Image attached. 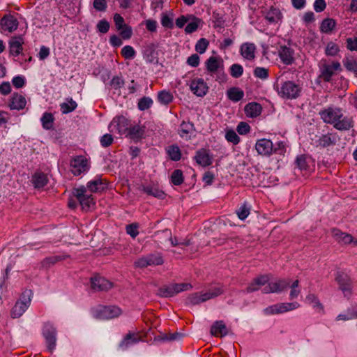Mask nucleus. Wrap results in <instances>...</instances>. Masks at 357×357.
Returning <instances> with one entry per match:
<instances>
[{
    "label": "nucleus",
    "mask_w": 357,
    "mask_h": 357,
    "mask_svg": "<svg viewBox=\"0 0 357 357\" xmlns=\"http://www.w3.org/2000/svg\"><path fill=\"white\" fill-rule=\"evenodd\" d=\"M222 287L220 286L210 289L206 293H193L187 298L186 304L195 305H199L211 298H215L223 294Z\"/></svg>",
    "instance_id": "1"
},
{
    "label": "nucleus",
    "mask_w": 357,
    "mask_h": 357,
    "mask_svg": "<svg viewBox=\"0 0 357 357\" xmlns=\"http://www.w3.org/2000/svg\"><path fill=\"white\" fill-rule=\"evenodd\" d=\"M32 294L31 290L29 289L23 291L11 310L10 314L13 319L20 317L26 312L31 304Z\"/></svg>",
    "instance_id": "2"
},
{
    "label": "nucleus",
    "mask_w": 357,
    "mask_h": 357,
    "mask_svg": "<svg viewBox=\"0 0 357 357\" xmlns=\"http://www.w3.org/2000/svg\"><path fill=\"white\" fill-rule=\"evenodd\" d=\"M192 286L190 283H172L168 285H163L158 289L157 295L162 298L172 297L176 294L190 290Z\"/></svg>",
    "instance_id": "3"
},
{
    "label": "nucleus",
    "mask_w": 357,
    "mask_h": 357,
    "mask_svg": "<svg viewBox=\"0 0 357 357\" xmlns=\"http://www.w3.org/2000/svg\"><path fill=\"white\" fill-rule=\"evenodd\" d=\"M319 77L324 82H329L335 74V71H341L342 68L340 63L338 61H332L331 63H329L326 60H321L319 63Z\"/></svg>",
    "instance_id": "4"
},
{
    "label": "nucleus",
    "mask_w": 357,
    "mask_h": 357,
    "mask_svg": "<svg viewBox=\"0 0 357 357\" xmlns=\"http://www.w3.org/2000/svg\"><path fill=\"white\" fill-rule=\"evenodd\" d=\"M301 88L292 81L284 82L280 88L277 86L278 94L288 99H295L300 95Z\"/></svg>",
    "instance_id": "5"
},
{
    "label": "nucleus",
    "mask_w": 357,
    "mask_h": 357,
    "mask_svg": "<svg viewBox=\"0 0 357 357\" xmlns=\"http://www.w3.org/2000/svg\"><path fill=\"white\" fill-rule=\"evenodd\" d=\"M121 313V308L116 305L99 306L94 311V317L99 319H110L118 317Z\"/></svg>",
    "instance_id": "6"
},
{
    "label": "nucleus",
    "mask_w": 357,
    "mask_h": 357,
    "mask_svg": "<svg viewBox=\"0 0 357 357\" xmlns=\"http://www.w3.org/2000/svg\"><path fill=\"white\" fill-rule=\"evenodd\" d=\"M43 335L45 339L47 350L52 353L56 344V330L52 323L47 321L44 324Z\"/></svg>",
    "instance_id": "7"
},
{
    "label": "nucleus",
    "mask_w": 357,
    "mask_h": 357,
    "mask_svg": "<svg viewBox=\"0 0 357 357\" xmlns=\"http://www.w3.org/2000/svg\"><path fill=\"white\" fill-rule=\"evenodd\" d=\"M300 305L297 302L281 303L266 307L264 312L267 315L281 314L298 308Z\"/></svg>",
    "instance_id": "8"
},
{
    "label": "nucleus",
    "mask_w": 357,
    "mask_h": 357,
    "mask_svg": "<svg viewBox=\"0 0 357 357\" xmlns=\"http://www.w3.org/2000/svg\"><path fill=\"white\" fill-rule=\"evenodd\" d=\"M86 188L85 186L82 185L79 188H74L73 194L79 202L80 205L84 210H88L91 206L95 204L93 198L90 195H86Z\"/></svg>",
    "instance_id": "9"
},
{
    "label": "nucleus",
    "mask_w": 357,
    "mask_h": 357,
    "mask_svg": "<svg viewBox=\"0 0 357 357\" xmlns=\"http://www.w3.org/2000/svg\"><path fill=\"white\" fill-rule=\"evenodd\" d=\"M335 281L338 284L339 289L341 290L345 297L349 298L352 294V281L346 273L337 272L335 276Z\"/></svg>",
    "instance_id": "10"
},
{
    "label": "nucleus",
    "mask_w": 357,
    "mask_h": 357,
    "mask_svg": "<svg viewBox=\"0 0 357 357\" xmlns=\"http://www.w3.org/2000/svg\"><path fill=\"white\" fill-rule=\"evenodd\" d=\"M321 119L326 123L334 125L337 120L342 119L343 114L339 107H328L319 112Z\"/></svg>",
    "instance_id": "11"
},
{
    "label": "nucleus",
    "mask_w": 357,
    "mask_h": 357,
    "mask_svg": "<svg viewBox=\"0 0 357 357\" xmlns=\"http://www.w3.org/2000/svg\"><path fill=\"white\" fill-rule=\"evenodd\" d=\"M72 172L74 175L78 176L88 169V160L82 155H78L70 161Z\"/></svg>",
    "instance_id": "12"
},
{
    "label": "nucleus",
    "mask_w": 357,
    "mask_h": 357,
    "mask_svg": "<svg viewBox=\"0 0 357 357\" xmlns=\"http://www.w3.org/2000/svg\"><path fill=\"white\" fill-rule=\"evenodd\" d=\"M290 286L289 280H280L268 284L262 289L263 294L279 293L287 289Z\"/></svg>",
    "instance_id": "13"
},
{
    "label": "nucleus",
    "mask_w": 357,
    "mask_h": 357,
    "mask_svg": "<svg viewBox=\"0 0 357 357\" xmlns=\"http://www.w3.org/2000/svg\"><path fill=\"white\" fill-rule=\"evenodd\" d=\"M91 287L96 291H107L112 287V283L100 276L91 278Z\"/></svg>",
    "instance_id": "14"
},
{
    "label": "nucleus",
    "mask_w": 357,
    "mask_h": 357,
    "mask_svg": "<svg viewBox=\"0 0 357 357\" xmlns=\"http://www.w3.org/2000/svg\"><path fill=\"white\" fill-rule=\"evenodd\" d=\"M255 149L259 155H270L273 151V144L270 139L262 138L257 141Z\"/></svg>",
    "instance_id": "15"
},
{
    "label": "nucleus",
    "mask_w": 357,
    "mask_h": 357,
    "mask_svg": "<svg viewBox=\"0 0 357 357\" xmlns=\"http://www.w3.org/2000/svg\"><path fill=\"white\" fill-rule=\"evenodd\" d=\"M190 88L193 93L199 97L204 96L207 93L208 89L207 84L202 78L193 79L191 82Z\"/></svg>",
    "instance_id": "16"
},
{
    "label": "nucleus",
    "mask_w": 357,
    "mask_h": 357,
    "mask_svg": "<svg viewBox=\"0 0 357 357\" xmlns=\"http://www.w3.org/2000/svg\"><path fill=\"white\" fill-rule=\"evenodd\" d=\"M17 26L18 22L17 19L11 15H6L1 20L0 28L3 31H7L11 33L15 31Z\"/></svg>",
    "instance_id": "17"
},
{
    "label": "nucleus",
    "mask_w": 357,
    "mask_h": 357,
    "mask_svg": "<svg viewBox=\"0 0 357 357\" xmlns=\"http://www.w3.org/2000/svg\"><path fill=\"white\" fill-rule=\"evenodd\" d=\"M195 159L197 163L202 167H208L213 162V158L210 155L208 151L204 149H201L196 151Z\"/></svg>",
    "instance_id": "18"
},
{
    "label": "nucleus",
    "mask_w": 357,
    "mask_h": 357,
    "mask_svg": "<svg viewBox=\"0 0 357 357\" xmlns=\"http://www.w3.org/2000/svg\"><path fill=\"white\" fill-rule=\"evenodd\" d=\"M86 189L91 192H98L107 188V183L105 180L100 177H96L93 181H90L86 184Z\"/></svg>",
    "instance_id": "19"
},
{
    "label": "nucleus",
    "mask_w": 357,
    "mask_h": 357,
    "mask_svg": "<svg viewBox=\"0 0 357 357\" xmlns=\"http://www.w3.org/2000/svg\"><path fill=\"white\" fill-rule=\"evenodd\" d=\"M269 281V277L267 275H261L255 278L253 281L246 288L247 293H251L258 291L261 287L264 286Z\"/></svg>",
    "instance_id": "20"
},
{
    "label": "nucleus",
    "mask_w": 357,
    "mask_h": 357,
    "mask_svg": "<svg viewBox=\"0 0 357 357\" xmlns=\"http://www.w3.org/2000/svg\"><path fill=\"white\" fill-rule=\"evenodd\" d=\"M279 56L285 65H291L294 62V51L287 46H281L279 51Z\"/></svg>",
    "instance_id": "21"
},
{
    "label": "nucleus",
    "mask_w": 357,
    "mask_h": 357,
    "mask_svg": "<svg viewBox=\"0 0 357 357\" xmlns=\"http://www.w3.org/2000/svg\"><path fill=\"white\" fill-rule=\"evenodd\" d=\"M24 43L23 38L21 36L13 37L9 41V51L13 56H17L21 54Z\"/></svg>",
    "instance_id": "22"
},
{
    "label": "nucleus",
    "mask_w": 357,
    "mask_h": 357,
    "mask_svg": "<svg viewBox=\"0 0 357 357\" xmlns=\"http://www.w3.org/2000/svg\"><path fill=\"white\" fill-rule=\"evenodd\" d=\"M211 334L215 337H224L229 331L223 321H215L211 327Z\"/></svg>",
    "instance_id": "23"
},
{
    "label": "nucleus",
    "mask_w": 357,
    "mask_h": 357,
    "mask_svg": "<svg viewBox=\"0 0 357 357\" xmlns=\"http://www.w3.org/2000/svg\"><path fill=\"white\" fill-rule=\"evenodd\" d=\"M26 103V99L22 95L14 93L11 97L9 107L10 109L20 110L24 108Z\"/></svg>",
    "instance_id": "24"
},
{
    "label": "nucleus",
    "mask_w": 357,
    "mask_h": 357,
    "mask_svg": "<svg viewBox=\"0 0 357 357\" xmlns=\"http://www.w3.org/2000/svg\"><path fill=\"white\" fill-rule=\"evenodd\" d=\"M261 105L256 102H249L244 108L246 116L250 118H255L259 116L261 113Z\"/></svg>",
    "instance_id": "25"
},
{
    "label": "nucleus",
    "mask_w": 357,
    "mask_h": 357,
    "mask_svg": "<svg viewBox=\"0 0 357 357\" xmlns=\"http://www.w3.org/2000/svg\"><path fill=\"white\" fill-rule=\"evenodd\" d=\"M223 61L220 58L210 56L206 61V70L210 73H214L223 66Z\"/></svg>",
    "instance_id": "26"
},
{
    "label": "nucleus",
    "mask_w": 357,
    "mask_h": 357,
    "mask_svg": "<svg viewBox=\"0 0 357 357\" xmlns=\"http://www.w3.org/2000/svg\"><path fill=\"white\" fill-rule=\"evenodd\" d=\"M255 45L253 43H245L241 46V54L243 58L252 60L255 57Z\"/></svg>",
    "instance_id": "27"
},
{
    "label": "nucleus",
    "mask_w": 357,
    "mask_h": 357,
    "mask_svg": "<svg viewBox=\"0 0 357 357\" xmlns=\"http://www.w3.org/2000/svg\"><path fill=\"white\" fill-rule=\"evenodd\" d=\"M333 126L338 130H349L354 126V121L352 118L343 116L342 119L337 120Z\"/></svg>",
    "instance_id": "28"
},
{
    "label": "nucleus",
    "mask_w": 357,
    "mask_h": 357,
    "mask_svg": "<svg viewBox=\"0 0 357 357\" xmlns=\"http://www.w3.org/2000/svg\"><path fill=\"white\" fill-rule=\"evenodd\" d=\"M332 234L335 240L340 243L349 244L354 241V238L351 235L344 233L337 229H333Z\"/></svg>",
    "instance_id": "29"
},
{
    "label": "nucleus",
    "mask_w": 357,
    "mask_h": 357,
    "mask_svg": "<svg viewBox=\"0 0 357 357\" xmlns=\"http://www.w3.org/2000/svg\"><path fill=\"white\" fill-rule=\"evenodd\" d=\"M145 132L144 126H140L139 125H135L133 126H130L128 132L126 133V136L129 137L132 139L138 140L143 137V135Z\"/></svg>",
    "instance_id": "30"
},
{
    "label": "nucleus",
    "mask_w": 357,
    "mask_h": 357,
    "mask_svg": "<svg viewBox=\"0 0 357 357\" xmlns=\"http://www.w3.org/2000/svg\"><path fill=\"white\" fill-rule=\"evenodd\" d=\"M141 190L148 195L153 196L158 199H163L165 197V192L162 190L159 189L158 186L154 185H143Z\"/></svg>",
    "instance_id": "31"
},
{
    "label": "nucleus",
    "mask_w": 357,
    "mask_h": 357,
    "mask_svg": "<svg viewBox=\"0 0 357 357\" xmlns=\"http://www.w3.org/2000/svg\"><path fill=\"white\" fill-rule=\"evenodd\" d=\"M31 182L36 188H41L47 185L48 178L47 175L41 172H36L32 176Z\"/></svg>",
    "instance_id": "32"
},
{
    "label": "nucleus",
    "mask_w": 357,
    "mask_h": 357,
    "mask_svg": "<svg viewBox=\"0 0 357 357\" xmlns=\"http://www.w3.org/2000/svg\"><path fill=\"white\" fill-rule=\"evenodd\" d=\"M114 122L116 123V127L119 132L126 135L130 128V121L123 116H117L114 119Z\"/></svg>",
    "instance_id": "33"
},
{
    "label": "nucleus",
    "mask_w": 357,
    "mask_h": 357,
    "mask_svg": "<svg viewBox=\"0 0 357 357\" xmlns=\"http://www.w3.org/2000/svg\"><path fill=\"white\" fill-rule=\"evenodd\" d=\"M265 17L270 23H278L281 20L282 13L278 8L271 7Z\"/></svg>",
    "instance_id": "34"
},
{
    "label": "nucleus",
    "mask_w": 357,
    "mask_h": 357,
    "mask_svg": "<svg viewBox=\"0 0 357 357\" xmlns=\"http://www.w3.org/2000/svg\"><path fill=\"white\" fill-rule=\"evenodd\" d=\"M244 96L243 90L237 87H232L227 91L228 98L234 102H238Z\"/></svg>",
    "instance_id": "35"
},
{
    "label": "nucleus",
    "mask_w": 357,
    "mask_h": 357,
    "mask_svg": "<svg viewBox=\"0 0 357 357\" xmlns=\"http://www.w3.org/2000/svg\"><path fill=\"white\" fill-rule=\"evenodd\" d=\"M335 138L331 134L323 135L317 141V146L328 147L335 144Z\"/></svg>",
    "instance_id": "36"
},
{
    "label": "nucleus",
    "mask_w": 357,
    "mask_h": 357,
    "mask_svg": "<svg viewBox=\"0 0 357 357\" xmlns=\"http://www.w3.org/2000/svg\"><path fill=\"white\" fill-rule=\"evenodd\" d=\"M139 337L131 333H128L120 342L119 347L123 349H127L130 344L137 343Z\"/></svg>",
    "instance_id": "37"
},
{
    "label": "nucleus",
    "mask_w": 357,
    "mask_h": 357,
    "mask_svg": "<svg viewBox=\"0 0 357 357\" xmlns=\"http://www.w3.org/2000/svg\"><path fill=\"white\" fill-rule=\"evenodd\" d=\"M172 93L167 90H163L158 93V100L162 105H168L173 100Z\"/></svg>",
    "instance_id": "38"
},
{
    "label": "nucleus",
    "mask_w": 357,
    "mask_h": 357,
    "mask_svg": "<svg viewBox=\"0 0 357 357\" xmlns=\"http://www.w3.org/2000/svg\"><path fill=\"white\" fill-rule=\"evenodd\" d=\"M54 118L52 113L45 112L41 118L42 126L45 130H50L53 128Z\"/></svg>",
    "instance_id": "39"
},
{
    "label": "nucleus",
    "mask_w": 357,
    "mask_h": 357,
    "mask_svg": "<svg viewBox=\"0 0 357 357\" xmlns=\"http://www.w3.org/2000/svg\"><path fill=\"white\" fill-rule=\"evenodd\" d=\"M68 102H63L60 105L63 114H68L74 111L77 107V102L73 98H68Z\"/></svg>",
    "instance_id": "40"
},
{
    "label": "nucleus",
    "mask_w": 357,
    "mask_h": 357,
    "mask_svg": "<svg viewBox=\"0 0 357 357\" xmlns=\"http://www.w3.org/2000/svg\"><path fill=\"white\" fill-rule=\"evenodd\" d=\"M190 19L193 20V21L188 24L185 26V31L186 33H192L195 32L197 29L199 24L202 22L201 19L196 17L192 15H190Z\"/></svg>",
    "instance_id": "41"
},
{
    "label": "nucleus",
    "mask_w": 357,
    "mask_h": 357,
    "mask_svg": "<svg viewBox=\"0 0 357 357\" xmlns=\"http://www.w3.org/2000/svg\"><path fill=\"white\" fill-rule=\"evenodd\" d=\"M167 154L170 159L174 161H178L181 158V153L177 145H172L167 148Z\"/></svg>",
    "instance_id": "42"
},
{
    "label": "nucleus",
    "mask_w": 357,
    "mask_h": 357,
    "mask_svg": "<svg viewBox=\"0 0 357 357\" xmlns=\"http://www.w3.org/2000/svg\"><path fill=\"white\" fill-rule=\"evenodd\" d=\"M335 22L331 18H326L324 20L321 24L320 29L323 33L331 32L335 26Z\"/></svg>",
    "instance_id": "43"
},
{
    "label": "nucleus",
    "mask_w": 357,
    "mask_h": 357,
    "mask_svg": "<svg viewBox=\"0 0 357 357\" xmlns=\"http://www.w3.org/2000/svg\"><path fill=\"white\" fill-rule=\"evenodd\" d=\"M343 65L350 72L357 73V61L354 58H345L343 60Z\"/></svg>",
    "instance_id": "44"
},
{
    "label": "nucleus",
    "mask_w": 357,
    "mask_h": 357,
    "mask_svg": "<svg viewBox=\"0 0 357 357\" xmlns=\"http://www.w3.org/2000/svg\"><path fill=\"white\" fill-rule=\"evenodd\" d=\"M171 181L175 185H179L183 182V172L180 169L174 170L171 176Z\"/></svg>",
    "instance_id": "45"
},
{
    "label": "nucleus",
    "mask_w": 357,
    "mask_h": 357,
    "mask_svg": "<svg viewBox=\"0 0 357 357\" xmlns=\"http://www.w3.org/2000/svg\"><path fill=\"white\" fill-rule=\"evenodd\" d=\"M208 45L209 42L207 39L204 38H200L195 45V50L199 54H204Z\"/></svg>",
    "instance_id": "46"
},
{
    "label": "nucleus",
    "mask_w": 357,
    "mask_h": 357,
    "mask_svg": "<svg viewBox=\"0 0 357 357\" xmlns=\"http://www.w3.org/2000/svg\"><path fill=\"white\" fill-rule=\"evenodd\" d=\"M295 164L300 170H306L308 168L306 155H298L296 158Z\"/></svg>",
    "instance_id": "47"
},
{
    "label": "nucleus",
    "mask_w": 357,
    "mask_h": 357,
    "mask_svg": "<svg viewBox=\"0 0 357 357\" xmlns=\"http://www.w3.org/2000/svg\"><path fill=\"white\" fill-rule=\"evenodd\" d=\"M155 50V45L153 44H151L149 45L147 48L144 50V56L149 63H153L154 61Z\"/></svg>",
    "instance_id": "48"
},
{
    "label": "nucleus",
    "mask_w": 357,
    "mask_h": 357,
    "mask_svg": "<svg viewBox=\"0 0 357 357\" xmlns=\"http://www.w3.org/2000/svg\"><path fill=\"white\" fill-rule=\"evenodd\" d=\"M230 74L234 78L240 77L243 73V68L241 65L238 63L232 64L230 66Z\"/></svg>",
    "instance_id": "49"
},
{
    "label": "nucleus",
    "mask_w": 357,
    "mask_h": 357,
    "mask_svg": "<svg viewBox=\"0 0 357 357\" xmlns=\"http://www.w3.org/2000/svg\"><path fill=\"white\" fill-rule=\"evenodd\" d=\"M340 52L339 47L333 42H329L326 47L325 54L327 56H335Z\"/></svg>",
    "instance_id": "50"
},
{
    "label": "nucleus",
    "mask_w": 357,
    "mask_h": 357,
    "mask_svg": "<svg viewBox=\"0 0 357 357\" xmlns=\"http://www.w3.org/2000/svg\"><path fill=\"white\" fill-rule=\"evenodd\" d=\"M255 77L266 79L268 77V70L263 67H256L253 71Z\"/></svg>",
    "instance_id": "51"
},
{
    "label": "nucleus",
    "mask_w": 357,
    "mask_h": 357,
    "mask_svg": "<svg viewBox=\"0 0 357 357\" xmlns=\"http://www.w3.org/2000/svg\"><path fill=\"white\" fill-rule=\"evenodd\" d=\"M153 100L149 97H143L138 102V108L141 111L146 110L151 107Z\"/></svg>",
    "instance_id": "52"
},
{
    "label": "nucleus",
    "mask_w": 357,
    "mask_h": 357,
    "mask_svg": "<svg viewBox=\"0 0 357 357\" xmlns=\"http://www.w3.org/2000/svg\"><path fill=\"white\" fill-rule=\"evenodd\" d=\"M194 130V125L190 122L183 121L180 126V135L181 137L183 135H188Z\"/></svg>",
    "instance_id": "53"
},
{
    "label": "nucleus",
    "mask_w": 357,
    "mask_h": 357,
    "mask_svg": "<svg viewBox=\"0 0 357 357\" xmlns=\"http://www.w3.org/2000/svg\"><path fill=\"white\" fill-rule=\"evenodd\" d=\"M225 138L229 142H231L234 145H236L240 142V137L233 130H229L226 132Z\"/></svg>",
    "instance_id": "54"
},
{
    "label": "nucleus",
    "mask_w": 357,
    "mask_h": 357,
    "mask_svg": "<svg viewBox=\"0 0 357 357\" xmlns=\"http://www.w3.org/2000/svg\"><path fill=\"white\" fill-rule=\"evenodd\" d=\"M160 234H165V236H167L169 241L171 242L172 246H176L178 245H180V242H178L176 237L174 238H172L171 230L166 229L162 231H157L155 234V236H159Z\"/></svg>",
    "instance_id": "55"
},
{
    "label": "nucleus",
    "mask_w": 357,
    "mask_h": 357,
    "mask_svg": "<svg viewBox=\"0 0 357 357\" xmlns=\"http://www.w3.org/2000/svg\"><path fill=\"white\" fill-rule=\"evenodd\" d=\"M121 54L126 59H131L135 55V51L130 45H126L121 50Z\"/></svg>",
    "instance_id": "56"
},
{
    "label": "nucleus",
    "mask_w": 357,
    "mask_h": 357,
    "mask_svg": "<svg viewBox=\"0 0 357 357\" xmlns=\"http://www.w3.org/2000/svg\"><path fill=\"white\" fill-rule=\"evenodd\" d=\"M110 86L115 90L120 89L124 86V80L121 76H114L110 81Z\"/></svg>",
    "instance_id": "57"
},
{
    "label": "nucleus",
    "mask_w": 357,
    "mask_h": 357,
    "mask_svg": "<svg viewBox=\"0 0 357 357\" xmlns=\"http://www.w3.org/2000/svg\"><path fill=\"white\" fill-rule=\"evenodd\" d=\"M67 257H68V255L51 256V257H47L44 259L43 264H48V265L54 264L55 263H56L59 261L64 260Z\"/></svg>",
    "instance_id": "58"
},
{
    "label": "nucleus",
    "mask_w": 357,
    "mask_h": 357,
    "mask_svg": "<svg viewBox=\"0 0 357 357\" xmlns=\"http://www.w3.org/2000/svg\"><path fill=\"white\" fill-rule=\"evenodd\" d=\"M138 227L139 225L137 223H132L126 226V232L129 234L132 238H135L138 234Z\"/></svg>",
    "instance_id": "59"
},
{
    "label": "nucleus",
    "mask_w": 357,
    "mask_h": 357,
    "mask_svg": "<svg viewBox=\"0 0 357 357\" xmlns=\"http://www.w3.org/2000/svg\"><path fill=\"white\" fill-rule=\"evenodd\" d=\"M236 214L240 220H244L250 214V208L243 204L236 211Z\"/></svg>",
    "instance_id": "60"
},
{
    "label": "nucleus",
    "mask_w": 357,
    "mask_h": 357,
    "mask_svg": "<svg viewBox=\"0 0 357 357\" xmlns=\"http://www.w3.org/2000/svg\"><path fill=\"white\" fill-rule=\"evenodd\" d=\"M149 266L160 265L163 263V259L160 255H150L146 256Z\"/></svg>",
    "instance_id": "61"
},
{
    "label": "nucleus",
    "mask_w": 357,
    "mask_h": 357,
    "mask_svg": "<svg viewBox=\"0 0 357 357\" xmlns=\"http://www.w3.org/2000/svg\"><path fill=\"white\" fill-rule=\"evenodd\" d=\"M236 131L240 135H246L250 131V126L246 122L241 121L240 122L236 128Z\"/></svg>",
    "instance_id": "62"
},
{
    "label": "nucleus",
    "mask_w": 357,
    "mask_h": 357,
    "mask_svg": "<svg viewBox=\"0 0 357 357\" xmlns=\"http://www.w3.org/2000/svg\"><path fill=\"white\" fill-rule=\"evenodd\" d=\"M109 23L106 20H102L97 24V29L101 33H106L109 29Z\"/></svg>",
    "instance_id": "63"
},
{
    "label": "nucleus",
    "mask_w": 357,
    "mask_h": 357,
    "mask_svg": "<svg viewBox=\"0 0 357 357\" xmlns=\"http://www.w3.org/2000/svg\"><path fill=\"white\" fill-rule=\"evenodd\" d=\"M120 35L124 40L130 39L132 35V29L130 26L126 25L122 29L120 30Z\"/></svg>",
    "instance_id": "64"
}]
</instances>
